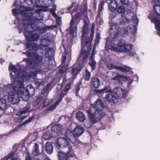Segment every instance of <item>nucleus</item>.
Instances as JSON below:
<instances>
[{"instance_id":"1","label":"nucleus","mask_w":160,"mask_h":160,"mask_svg":"<svg viewBox=\"0 0 160 160\" xmlns=\"http://www.w3.org/2000/svg\"><path fill=\"white\" fill-rule=\"evenodd\" d=\"M19 68V72L16 69L14 66L11 65L10 64L9 67L10 71H12L16 75L17 77L18 81L17 87H15L14 91L17 92L20 94L22 99L25 101H28L30 98L34 95L35 92V89L30 85L28 86L25 91L23 82L25 80L29 79L30 78H34L36 76L35 73L31 72L28 75H26V67L24 66H18Z\"/></svg>"},{"instance_id":"2","label":"nucleus","mask_w":160,"mask_h":160,"mask_svg":"<svg viewBox=\"0 0 160 160\" xmlns=\"http://www.w3.org/2000/svg\"><path fill=\"white\" fill-rule=\"evenodd\" d=\"M103 108L102 101L98 98L87 111L90 121L86 120L84 123V125L86 127L90 128L92 123L97 122L99 119L105 115V113L102 112Z\"/></svg>"},{"instance_id":"3","label":"nucleus","mask_w":160,"mask_h":160,"mask_svg":"<svg viewBox=\"0 0 160 160\" xmlns=\"http://www.w3.org/2000/svg\"><path fill=\"white\" fill-rule=\"evenodd\" d=\"M33 4V5L36 7H39V9H38L36 11L35 13V16L38 17L39 18H41L38 16L39 15H42V11L45 12L48 10L49 8L50 7H52V8H49L50 12L52 13V16L55 18L56 20H61L62 18L61 17H58L55 13L57 7L54 4V2L52 0H42V2L44 4V6H40L39 4L40 2V0H28Z\"/></svg>"},{"instance_id":"4","label":"nucleus","mask_w":160,"mask_h":160,"mask_svg":"<svg viewBox=\"0 0 160 160\" xmlns=\"http://www.w3.org/2000/svg\"><path fill=\"white\" fill-rule=\"evenodd\" d=\"M28 21H22L23 24L25 23L22 25V28L25 31V36L28 41H35L39 39V36L36 34H32V32L34 30L39 31L40 33H42L45 32V30L39 27H37L34 23L32 24H27Z\"/></svg>"},{"instance_id":"5","label":"nucleus","mask_w":160,"mask_h":160,"mask_svg":"<svg viewBox=\"0 0 160 160\" xmlns=\"http://www.w3.org/2000/svg\"><path fill=\"white\" fill-rule=\"evenodd\" d=\"M34 8L29 7H25L20 6L19 10L18 8H14L12 10V14L15 17L20 14L22 16L28 18L27 20H41V18L35 16V13H32L31 12L34 10Z\"/></svg>"},{"instance_id":"6","label":"nucleus","mask_w":160,"mask_h":160,"mask_svg":"<svg viewBox=\"0 0 160 160\" xmlns=\"http://www.w3.org/2000/svg\"><path fill=\"white\" fill-rule=\"evenodd\" d=\"M106 47L113 51L120 52H128L132 49V46L130 44L120 42L116 45L115 41H107Z\"/></svg>"},{"instance_id":"7","label":"nucleus","mask_w":160,"mask_h":160,"mask_svg":"<svg viewBox=\"0 0 160 160\" xmlns=\"http://www.w3.org/2000/svg\"><path fill=\"white\" fill-rule=\"evenodd\" d=\"M88 52L83 50L82 48L78 60L76 63L73 66L72 70V74L74 78L83 67V63L88 58Z\"/></svg>"},{"instance_id":"8","label":"nucleus","mask_w":160,"mask_h":160,"mask_svg":"<svg viewBox=\"0 0 160 160\" xmlns=\"http://www.w3.org/2000/svg\"><path fill=\"white\" fill-rule=\"evenodd\" d=\"M84 132V129L81 126L77 125L75 128L72 132L70 130H67L65 136L71 141L72 143H74L76 141V137H78Z\"/></svg>"},{"instance_id":"9","label":"nucleus","mask_w":160,"mask_h":160,"mask_svg":"<svg viewBox=\"0 0 160 160\" xmlns=\"http://www.w3.org/2000/svg\"><path fill=\"white\" fill-rule=\"evenodd\" d=\"M17 81L12 82L10 85V87H11L13 89V91L10 92L8 95V98L9 102L13 104H16L18 103L19 101V93L17 92L14 91V88L15 87H17L18 81V79Z\"/></svg>"},{"instance_id":"10","label":"nucleus","mask_w":160,"mask_h":160,"mask_svg":"<svg viewBox=\"0 0 160 160\" xmlns=\"http://www.w3.org/2000/svg\"><path fill=\"white\" fill-rule=\"evenodd\" d=\"M100 39V34L99 33H97L94 45L89 62V65L92 70H94L95 68L96 65V62L94 59L95 55V46L96 45L98 44Z\"/></svg>"},{"instance_id":"11","label":"nucleus","mask_w":160,"mask_h":160,"mask_svg":"<svg viewBox=\"0 0 160 160\" xmlns=\"http://www.w3.org/2000/svg\"><path fill=\"white\" fill-rule=\"evenodd\" d=\"M109 23L111 25L109 31L110 36L113 38H115L118 33V25L117 24L113 23L112 21H111Z\"/></svg>"},{"instance_id":"12","label":"nucleus","mask_w":160,"mask_h":160,"mask_svg":"<svg viewBox=\"0 0 160 160\" xmlns=\"http://www.w3.org/2000/svg\"><path fill=\"white\" fill-rule=\"evenodd\" d=\"M89 23V21H85L84 25L82 30V44L83 45L84 44L85 45V41L87 38L89 39L90 38V37H86L88 32V30Z\"/></svg>"},{"instance_id":"13","label":"nucleus","mask_w":160,"mask_h":160,"mask_svg":"<svg viewBox=\"0 0 160 160\" xmlns=\"http://www.w3.org/2000/svg\"><path fill=\"white\" fill-rule=\"evenodd\" d=\"M66 138H60L57 139V143L58 147L64 148L69 146L70 142H72L66 136Z\"/></svg>"},{"instance_id":"14","label":"nucleus","mask_w":160,"mask_h":160,"mask_svg":"<svg viewBox=\"0 0 160 160\" xmlns=\"http://www.w3.org/2000/svg\"><path fill=\"white\" fill-rule=\"evenodd\" d=\"M136 30L137 28L136 27L132 25H130L127 27L125 29H123L120 31L119 34L125 37L126 36V34H127V33H134L136 32Z\"/></svg>"},{"instance_id":"15","label":"nucleus","mask_w":160,"mask_h":160,"mask_svg":"<svg viewBox=\"0 0 160 160\" xmlns=\"http://www.w3.org/2000/svg\"><path fill=\"white\" fill-rule=\"evenodd\" d=\"M95 26V24L93 23L92 27L90 38L88 39V38H87L85 41V45L87 47L88 51L92 49L91 42L93 39L94 33V28Z\"/></svg>"},{"instance_id":"16","label":"nucleus","mask_w":160,"mask_h":160,"mask_svg":"<svg viewBox=\"0 0 160 160\" xmlns=\"http://www.w3.org/2000/svg\"><path fill=\"white\" fill-rule=\"evenodd\" d=\"M114 93L118 97H125L127 95V93L126 91L120 87H116L113 90Z\"/></svg>"},{"instance_id":"17","label":"nucleus","mask_w":160,"mask_h":160,"mask_svg":"<svg viewBox=\"0 0 160 160\" xmlns=\"http://www.w3.org/2000/svg\"><path fill=\"white\" fill-rule=\"evenodd\" d=\"M108 68L110 70L112 69H116L120 70L123 72H127L130 71L131 69L127 67H122L117 66L114 65L112 63L108 64L107 66Z\"/></svg>"},{"instance_id":"18","label":"nucleus","mask_w":160,"mask_h":160,"mask_svg":"<svg viewBox=\"0 0 160 160\" xmlns=\"http://www.w3.org/2000/svg\"><path fill=\"white\" fill-rule=\"evenodd\" d=\"M69 151L68 153H64L62 152H60L58 153V157L59 160H67L69 156V153L72 151V147L71 146H68Z\"/></svg>"},{"instance_id":"19","label":"nucleus","mask_w":160,"mask_h":160,"mask_svg":"<svg viewBox=\"0 0 160 160\" xmlns=\"http://www.w3.org/2000/svg\"><path fill=\"white\" fill-rule=\"evenodd\" d=\"M70 32L71 34L76 36L77 33V27L75 21H71L70 23Z\"/></svg>"},{"instance_id":"20","label":"nucleus","mask_w":160,"mask_h":160,"mask_svg":"<svg viewBox=\"0 0 160 160\" xmlns=\"http://www.w3.org/2000/svg\"><path fill=\"white\" fill-rule=\"evenodd\" d=\"M105 98L108 100L109 101L112 102L114 103H117L118 102V98L112 95V90L111 92L108 93V94H107L105 96Z\"/></svg>"},{"instance_id":"21","label":"nucleus","mask_w":160,"mask_h":160,"mask_svg":"<svg viewBox=\"0 0 160 160\" xmlns=\"http://www.w3.org/2000/svg\"><path fill=\"white\" fill-rule=\"evenodd\" d=\"M110 1L108 4L109 8L112 12L115 11L117 6L116 0H108Z\"/></svg>"},{"instance_id":"22","label":"nucleus","mask_w":160,"mask_h":160,"mask_svg":"<svg viewBox=\"0 0 160 160\" xmlns=\"http://www.w3.org/2000/svg\"><path fill=\"white\" fill-rule=\"evenodd\" d=\"M76 117L77 119L81 122H83L86 119L85 115L81 111H79L77 113Z\"/></svg>"},{"instance_id":"23","label":"nucleus","mask_w":160,"mask_h":160,"mask_svg":"<svg viewBox=\"0 0 160 160\" xmlns=\"http://www.w3.org/2000/svg\"><path fill=\"white\" fill-rule=\"evenodd\" d=\"M111 89L109 86H106L103 88L101 89L98 90L97 93L99 94H102L105 93H108L111 92Z\"/></svg>"},{"instance_id":"24","label":"nucleus","mask_w":160,"mask_h":160,"mask_svg":"<svg viewBox=\"0 0 160 160\" xmlns=\"http://www.w3.org/2000/svg\"><path fill=\"white\" fill-rule=\"evenodd\" d=\"M26 46L30 51H36L40 47L38 45L35 43L31 44H30V43H27Z\"/></svg>"},{"instance_id":"25","label":"nucleus","mask_w":160,"mask_h":160,"mask_svg":"<svg viewBox=\"0 0 160 160\" xmlns=\"http://www.w3.org/2000/svg\"><path fill=\"white\" fill-rule=\"evenodd\" d=\"M62 126L60 124L55 125L52 128V131L56 133L61 132L62 130Z\"/></svg>"},{"instance_id":"26","label":"nucleus","mask_w":160,"mask_h":160,"mask_svg":"<svg viewBox=\"0 0 160 160\" xmlns=\"http://www.w3.org/2000/svg\"><path fill=\"white\" fill-rule=\"evenodd\" d=\"M52 137V132L50 131H48L43 134L42 136V138L46 140H48Z\"/></svg>"},{"instance_id":"27","label":"nucleus","mask_w":160,"mask_h":160,"mask_svg":"<svg viewBox=\"0 0 160 160\" xmlns=\"http://www.w3.org/2000/svg\"><path fill=\"white\" fill-rule=\"evenodd\" d=\"M153 8L154 14L157 16H160V4H155Z\"/></svg>"},{"instance_id":"28","label":"nucleus","mask_w":160,"mask_h":160,"mask_svg":"<svg viewBox=\"0 0 160 160\" xmlns=\"http://www.w3.org/2000/svg\"><path fill=\"white\" fill-rule=\"evenodd\" d=\"M53 150V147L51 143L50 142H48L46 146V150L47 153L51 154Z\"/></svg>"},{"instance_id":"29","label":"nucleus","mask_w":160,"mask_h":160,"mask_svg":"<svg viewBox=\"0 0 160 160\" xmlns=\"http://www.w3.org/2000/svg\"><path fill=\"white\" fill-rule=\"evenodd\" d=\"M92 82L93 86L95 88H98L100 86V81L98 78L97 77L93 78L92 79Z\"/></svg>"},{"instance_id":"30","label":"nucleus","mask_w":160,"mask_h":160,"mask_svg":"<svg viewBox=\"0 0 160 160\" xmlns=\"http://www.w3.org/2000/svg\"><path fill=\"white\" fill-rule=\"evenodd\" d=\"M112 79L121 82L122 81H126L127 79L126 77L125 76L118 75L116 77L112 78Z\"/></svg>"},{"instance_id":"31","label":"nucleus","mask_w":160,"mask_h":160,"mask_svg":"<svg viewBox=\"0 0 160 160\" xmlns=\"http://www.w3.org/2000/svg\"><path fill=\"white\" fill-rule=\"evenodd\" d=\"M7 107L6 102L5 99H0V109L2 110H4Z\"/></svg>"},{"instance_id":"32","label":"nucleus","mask_w":160,"mask_h":160,"mask_svg":"<svg viewBox=\"0 0 160 160\" xmlns=\"http://www.w3.org/2000/svg\"><path fill=\"white\" fill-rule=\"evenodd\" d=\"M32 153L35 155H38L39 154V145L37 143H35L33 147V150L32 152Z\"/></svg>"},{"instance_id":"33","label":"nucleus","mask_w":160,"mask_h":160,"mask_svg":"<svg viewBox=\"0 0 160 160\" xmlns=\"http://www.w3.org/2000/svg\"><path fill=\"white\" fill-rule=\"evenodd\" d=\"M43 99L42 97L39 96L38 97L35 101L33 102V105L34 106H36L41 102Z\"/></svg>"},{"instance_id":"34","label":"nucleus","mask_w":160,"mask_h":160,"mask_svg":"<svg viewBox=\"0 0 160 160\" xmlns=\"http://www.w3.org/2000/svg\"><path fill=\"white\" fill-rule=\"evenodd\" d=\"M77 10L76 9L75 10H73L72 12V20H74L75 19H77L80 18L81 16L82 15L79 12H77L73 16V12L74 11H76Z\"/></svg>"},{"instance_id":"35","label":"nucleus","mask_w":160,"mask_h":160,"mask_svg":"<svg viewBox=\"0 0 160 160\" xmlns=\"http://www.w3.org/2000/svg\"><path fill=\"white\" fill-rule=\"evenodd\" d=\"M50 41L46 39H43L41 41V44L43 46H48L50 44Z\"/></svg>"},{"instance_id":"36","label":"nucleus","mask_w":160,"mask_h":160,"mask_svg":"<svg viewBox=\"0 0 160 160\" xmlns=\"http://www.w3.org/2000/svg\"><path fill=\"white\" fill-rule=\"evenodd\" d=\"M59 101H57L55 103L53 104L48 109V110L49 111H52L58 105Z\"/></svg>"},{"instance_id":"37","label":"nucleus","mask_w":160,"mask_h":160,"mask_svg":"<svg viewBox=\"0 0 160 160\" xmlns=\"http://www.w3.org/2000/svg\"><path fill=\"white\" fill-rule=\"evenodd\" d=\"M156 29L158 31V33L160 36V21H155L154 22Z\"/></svg>"},{"instance_id":"38","label":"nucleus","mask_w":160,"mask_h":160,"mask_svg":"<svg viewBox=\"0 0 160 160\" xmlns=\"http://www.w3.org/2000/svg\"><path fill=\"white\" fill-rule=\"evenodd\" d=\"M125 10V8L123 6H119L117 8V11L119 13H124Z\"/></svg>"},{"instance_id":"39","label":"nucleus","mask_w":160,"mask_h":160,"mask_svg":"<svg viewBox=\"0 0 160 160\" xmlns=\"http://www.w3.org/2000/svg\"><path fill=\"white\" fill-rule=\"evenodd\" d=\"M35 82L36 84L38 86L43 85L44 83V81L41 79H35Z\"/></svg>"},{"instance_id":"40","label":"nucleus","mask_w":160,"mask_h":160,"mask_svg":"<svg viewBox=\"0 0 160 160\" xmlns=\"http://www.w3.org/2000/svg\"><path fill=\"white\" fill-rule=\"evenodd\" d=\"M87 10V4H85L84 5H82L81 8V11L82 13H85Z\"/></svg>"},{"instance_id":"41","label":"nucleus","mask_w":160,"mask_h":160,"mask_svg":"<svg viewBox=\"0 0 160 160\" xmlns=\"http://www.w3.org/2000/svg\"><path fill=\"white\" fill-rule=\"evenodd\" d=\"M30 108H25L21 110L20 111V114H24L26 113L29 112Z\"/></svg>"},{"instance_id":"42","label":"nucleus","mask_w":160,"mask_h":160,"mask_svg":"<svg viewBox=\"0 0 160 160\" xmlns=\"http://www.w3.org/2000/svg\"><path fill=\"white\" fill-rule=\"evenodd\" d=\"M66 92H66L65 90H64L62 92L61 94L60 95L59 97V100L58 101H59V102H60L62 101L63 98L66 94Z\"/></svg>"},{"instance_id":"43","label":"nucleus","mask_w":160,"mask_h":160,"mask_svg":"<svg viewBox=\"0 0 160 160\" xmlns=\"http://www.w3.org/2000/svg\"><path fill=\"white\" fill-rule=\"evenodd\" d=\"M105 2H102L99 5V7H98V11L99 12V14L100 12H101L102 10L103 9V6L104 5V4Z\"/></svg>"},{"instance_id":"44","label":"nucleus","mask_w":160,"mask_h":160,"mask_svg":"<svg viewBox=\"0 0 160 160\" xmlns=\"http://www.w3.org/2000/svg\"><path fill=\"white\" fill-rule=\"evenodd\" d=\"M91 74L90 72L86 71V74L85 76V79L87 81L89 80L90 78Z\"/></svg>"},{"instance_id":"45","label":"nucleus","mask_w":160,"mask_h":160,"mask_svg":"<svg viewBox=\"0 0 160 160\" xmlns=\"http://www.w3.org/2000/svg\"><path fill=\"white\" fill-rule=\"evenodd\" d=\"M33 119V117H32L28 119V120H26L25 121L23 122L22 124V125H24L26 124H28V123L30 122H31V121Z\"/></svg>"},{"instance_id":"46","label":"nucleus","mask_w":160,"mask_h":160,"mask_svg":"<svg viewBox=\"0 0 160 160\" xmlns=\"http://www.w3.org/2000/svg\"><path fill=\"white\" fill-rule=\"evenodd\" d=\"M49 100L46 98L44 101V102L42 104V107H45L47 106L49 104Z\"/></svg>"},{"instance_id":"47","label":"nucleus","mask_w":160,"mask_h":160,"mask_svg":"<svg viewBox=\"0 0 160 160\" xmlns=\"http://www.w3.org/2000/svg\"><path fill=\"white\" fill-rule=\"evenodd\" d=\"M27 63V65L30 68H33L32 66V64H33V63L31 62V60H28L26 61Z\"/></svg>"},{"instance_id":"48","label":"nucleus","mask_w":160,"mask_h":160,"mask_svg":"<svg viewBox=\"0 0 160 160\" xmlns=\"http://www.w3.org/2000/svg\"><path fill=\"white\" fill-rule=\"evenodd\" d=\"M71 86V85L70 84H67L66 86L65 89L64 90L67 92L70 89Z\"/></svg>"},{"instance_id":"49","label":"nucleus","mask_w":160,"mask_h":160,"mask_svg":"<svg viewBox=\"0 0 160 160\" xmlns=\"http://www.w3.org/2000/svg\"><path fill=\"white\" fill-rule=\"evenodd\" d=\"M121 3L124 4H128L129 2V0H120Z\"/></svg>"},{"instance_id":"50","label":"nucleus","mask_w":160,"mask_h":160,"mask_svg":"<svg viewBox=\"0 0 160 160\" xmlns=\"http://www.w3.org/2000/svg\"><path fill=\"white\" fill-rule=\"evenodd\" d=\"M57 27V26L56 25H53L51 26H48L47 27H46L45 29H52L54 28H56Z\"/></svg>"},{"instance_id":"51","label":"nucleus","mask_w":160,"mask_h":160,"mask_svg":"<svg viewBox=\"0 0 160 160\" xmlns=\"http://www.w3.org/2000/svg\"><path fill=\"white\" fill-rule=\"evenodd\" d=\"M67 68L65 67H63L60 70L59 72L61 73H63V72H65Z\"/></svg>"},{"instance_id":"52","label":"nucleus","mask_w":160,"mask_h":160,"mask_svg":"<svg viewBox=\"0 0 160 160\" xmlns=\"http://www.w3.org/2000/svg\"><path fill=\"white\" fill-rule=\"evenodd\" d=\"M132 20H138V18L137 16L134 14H132Z\"/></svg>"},{"instance_id":"53","label":"nucleus","mask_w":160,"mask_h":160,"mask_svg":"<svg viewBox=\"0 0 160 160\" xmlns=\"http://www.w3.org/2000/svg\"><path fill=\"white\" fill-rule=\"evenodd\" d=\"M152 2L153 3H155V4L160 5V2L159 0H152Z\"/></svg>"},{"instance_id":"54","label":"nucleus","mask_w":160,"mask_h":160,"mask_svg":"<svg viewBox=\"0 0 160 160\" xmlns=\"http://www.w3.org/2000/svg\"><path fill=\"white\" fill-rule=\"evenodd\" d=\"M66 59V55L62 56V62L63 63H64Z\"/></svg>"},{"instance_id":"55","label":"nucleus","mask_w":160,"mask_h":160,"mask_svg":"<svg viewBox=\"0 0 160 160\" xmlns=\"http://www.w3.org/2000/svg\"><path fill=\"white\" fill-rule=\"evenodd\" d=\"M121 16L122 18L121 20H129L126 17H125L124 16H123L122 15H121Z\"/></svg>"},{"instance_id":"56","label":"nucleus","mask_w":160,"mask_h":160,"mask_svg":"<svg viewBox=\"0 0 160 160\" xmlns=\"http://www.w3.org/2000/svg\"><path fill=\"white\" fill-rule=\"evenodd\" d=\"M51 86V84H48L46 86V88H46V91H47L48 90V88H49V87Z\"/></svg>"},{"instance_id":"57","label":"nucleus","mask_w":160,"mask_h":160,"mask_svg":"<svg viewBox=\"0 0 160 160\" xmlns=\"http://www.w3.org/2000/svg\"><path fill=\"white\" fill-rule=\"evenodd\" d=\"M26 160H31V158L29 155H28L26 156Z\"/></svg>"},{"instance_id":"58","label":"nucleus","mask_w":160,"mask_h":160,"mask_svg":"<svg viewBox=\"0 0 160 160\" xmlns=\"http://www.w3.org/2000/svg\"><path fill=\"white\" fill-rule=\"evenodd\" d=\"M13 6L16 7H18V2L17 1H15L13 3Z\"/></svg>"},{"instance_id":"59","label":"nucleus","mask_w":160,"mask_h":160,"mask_svg":"<svg viewBox=\"0 0 160 160\" xmlns=\"http://www.w3.org/2000/svg\"><path fill=\"white\" fill-rule=\"evenodd\" d=\"M11 160H21L20 159L18 158H14L12 159Z\"/></svg>"},{"instance_id":"60","label":"nucleus","mask_w":160,"mask_h":160,"mask_svg":"<svg viewBox=\"0 0 160 160\" xmlns=\"http://www.w3.org/2000/svg\"><path fill=\"white\" fill-rule=\"evenodd\" d=\"M61 21H57V23H58L59 25H60L61 24Z\"/></svg>"},{"instance_id":"61","label":"nucleus","mask_w":160,"mask_h":160,"mask_svg":"<svg viewBox=\"0 0 160 160\" xmlns=\"http://www.w3.org/2000/svg\"><path fill=\"white\" fill-rule=\"evenodd\" d=\"M63 82H67V80L66 78H64L63 80Z\"/></svg>"},{"instance_id":"62","label":"nucleus","mask_w":160,"mask_h":160,"mask_svg":"<svg viewBox=\"0 0 160 160\" xmlns=\"http://www.w3.org/2000/svg\"><path fill=\"white\" fill-rule=\"evenodd\" d=\"M27 117L26 116H24L23 117H22V119L23 120V119H25V118H26Z\"/></svg>"},{"instance_id":"63","label":"nucleus","mask_w":160,"mask_h":160,"mask_svg":"<svg viewBox=\"0 0 160 160\" xmlns=\"http://www.w3.org/2000/svg\"><path fill=\"white\" fill-rule=\"evenodd\" d=\"M71 8H72V7H71V8H70V7H68V10H71Z\"/></svg>"},{"instance_id":"64","label":"nucleus","mask_w":160,"mask_h":160,"mask_svg":"<svg viewBox=\"0 0 160 160\" xmlns=\"http://www.w3.org/2000/svg\"><path fill=\"white\" fill-rule=\"evenodd\" d=\"M45 160H50L49 158H45Z\"/></svg>"}]
</instances>
